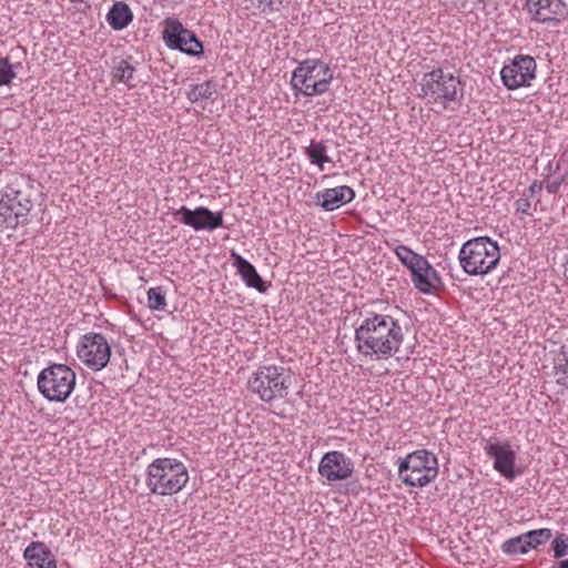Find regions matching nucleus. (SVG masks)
Returning <instances> with one entry per match:
<instances>
[{"mask_svg": "<svg viewBox=\"0 0 568 568\" xmlns=\"http://www.w3.org/2000/svg\"><path fill=\"white\" fill-rule=\"evenodd\" d=\"M354 341L362 355L388 358L399 351L404 333L392 315L367 312L366 317L355 328Z\"/></svg>", "mask_w": 568, "mask_h": 568, "instance_id": "obj_1", "label": "nucleus"}, {"mask_svg": "<svg viewBox=\"0 0 568 568\" xmlns=\"http://www.w3.org/2000/svg\"><path fill=\"white\" fill-rule=\"evenodd\" d=\"M33 184L28 178L20 176L8 184L0 199V225L16 230L18 225L29 223V213L33 207Z\"/></svg>", "mask_w": 568, "mask_h": 568, "instance_id": "obj_2", "label": "nucleus"}, {"mask_svg": "<svg viewBox=\"0 0 568 568\" xmlns=\"http://www.w3.org/2000/svg\"><path fill=\"white\" fill-rule=\"evenodd\" d=\"M189 478L187 468L181 460L159 457L146 468L145 485L152 495L172 496L185 487Z\"/></svg>", "mask_w": 568, "mask_h": 568, "instance_id": "obj_3", "label": "nucleus"}, {"mask_svg": "<svg viewBox=\"0 0 568 568\" xmlns=\"http://www.w3.org/2000/svg\"><path fill=\"white\" fill-rule=\"evenodd\" d=\"M418 95L428 104H440L444 109L450 103L460 105L464 99V82L458 75L436 68L424 73Z\"/></svg>", "mask_w": 568, "mask_h": 568, "instance_id": "obj_4", "label": "nucleus"}, {"mask_svg": "<svg viewBox=\"0 0 568 568\" xmlns=\"http://www.w3.org/2000/svg\"><path fill=\"white\" fill-rule=\"evenodd\" d=\"M463 271L470 276L490 273L500 261V248L489 236H478L466 241L458 254Z\"/></svg>", "mask_w": 568, "mask_h": 568, "instance_id": "obj_5", "label": "nucleus"}, {"mask_svg": "<svg viewBox=\"0 0 568 568\" xmlns=\"http://www.w3.org/2000/svg\"><path fill=\"white\" fill-rule=\"evenodd\" d=\"M291 369L277 365L260 366L248 378V389L264 403L285 399L292 385Z\"/></svg>", "mask_w": 568, "mask_h": 568, "instance_id": "obj_6", "label": "nucleus"}, {"mask_svg": "<svg viewBox=\"0 0 568 568\" xmlns=\"http://www.w3.org/2000/svg\"><path fill=\"white\" fill-rule=\"evenodd\" d=\"M332 80L333 71L327 63L321 59H305L294 69L291 85L295 95L311 98L327 92Z\"/></svg>", "mask_w": 568, "mask_h": 568, "instance_id": "obj_7", "label": "nucleus"}, {"mask_svg": "<svg viewBox=\"0 0 568 568\" xmlns=\"http://www.w3.org/2000/svg\"><path fill=\"white\" fill-rule=\"evenodd\" d=\"M394 252L400 263L409 271L412 282L418 292L430 294L444 286L439 273L426 257L403 244L398 245Z\"/></svg>", "mask_w": 568, "mask_h": 568, "instance_id": "obj_8", "label": "nucleus"}, {"mask_svg": "<svg viewBox=\"0 0 568 568\" xmlns=\"http://www.w3.org/2000/svg\"><path fill=\"white\" fill-rule=\"evenodd\" d=\"M77 382L74 371L65 364L53 363L43 368L37 378L39 393L49 402L65 403Z\"/></svg>", "mask_w": 568, "mask_h": 568, "instance_id": "obj_9", "label": "nucleus"}, {"mask_svg": "<svg viewBox=\"0 0 568 568\" xmlns=\"http://www.w3.org/2000/svg\"><path fill=\"white\" fill-rule=\"evenodd\" d=\"M438 475L437 457L426 450L418 449L399 459L398 476L409 487H425Z\"/></svg>", "mask_w": 568, "mask_h": 568, "instance_id": "obj_10", "label": "nucleus"}, {"mask_svg": "<svg viewBox=\"0 0 568 568\" xmlns=\"http://www.w3.org/2000/svg\"><path fill=\"white\" fill-rule=\"evenodd\" d=\"M163 23L162 39L169 49L181 51L190 57H200L204 53L203 42L180 20L170 17Z\"/></svg>", "mask_w": 568, "mask_h": 568, "instance_id": "obj_11", "label": "nucleus"}, {"mask_svg": "<svg viewBox=\"0 0 568 568\" xmlns=\"http://www.w3.org/2000/svg\"><path fill=\"white\" fill-rule=\"evenodd\" d=\"M77 355L88 368L98 372L110 362L111 346L101 333L89 332L80 337Z\"/></svg>", "mask_w": 568, "mask_h": 568, "instance_id": "obj_12", "label": "nucleus"}, {"mask_svg": "<svg viewBox=\"0 0 568 568\" xmlns=\"http://www.w3.org/2000/svg\"><path fill=\"white\" fill-rule=\"evenodd\" d=\"M537 63L527 54H517L505 64L500 71V78L506 89L514 91L529 87L536 78Z\"/></svg>", "mask_w": 568, "mask_h": 568, "instance_id": "obj_13", "label": "nucleus"}, {"mask_svg": "<svg viewBox=\"0 0 568 568\" xmlns=\"http://www.w3.org/2000/svg\"><path fill=\"white\" fill-rule=\"evenodd\" d=\"M172 215L181 224L192 227L194 231L212 232L219 227H225L223 211H211L206 206H197L193 210L185 205L172 212Z\"/></svg>", "mask_w": 568, "mask_h": 568, "instance_id": "obj_14", "label": "nucleus"}, {"mask_svg": "<svg viewBox=\"0 0 568 568\" xmlns=\"http://www.w3.org/2000/svg\"><path fill=\"white\" fill-rule=\"evenodd\" d=\"M485 454L494 460L493 467L508 480H514L523 471L516 468V452L511 448L510 442H499L496 437L486 440Z\"/></svg>", "mask_w": 568, "mask_h": 568, "instance_id": "obj_15", "label": "nucleus"}, {"mask_svg": "<svg viewBox=\"0 0 568 568\" xmlns=\"http://www.w3.org/2000/svg\"><path fill=\"white\" fill-rule=\"evenodd\" d=\"M354 462L344 453H325L318 464V474L329 484L348 479L354 473Z\"/></svg>", "mask_w": 568, "mask_h": 568, "instance_id": "obj_16", "label": "nucleus"}, {"mask_svg": "<svg viewBox=\"0 0 568 568\" xmlns=\"http://www.w3.org/2000/svg\"><path fill=\"white\" fill-rule=\"evenodd\" d=\"M524 8L532 20L547 24H557L568 14L567 4L562 0H526Z\"/></svg>", "mask_w": 568, "mask_h": 568, "instance_id": "obj_17", "label": "nucleus"}, {"mask_svg": "<svg viewBox=\"0 0 568 568\" xmlns=\"http://www.w3.org/2000/svg\"><path fill=\"white\" fill-rule=\"evenodd\" d=\"M230 257L232 265L236 268L237 274L241 276L247 287L255 288L260 293H265L267 291L271 284H267L262 278L251 262L245 260L235 250H231Z\"/></svg>", "mask_w": 568, "mask_h": 568, "instance_id": "obj_18", "label": "nucleus"}, {"mask_svg": "<svg viewBox=\"0 0 568 568\" xmlns=\"http://www.w3.org/2000/svg\"><path fill=\"white\" fill-rule=\"evenodd\" d=\"M355 197V191L347 185H341L332 189H325L315 194L316 204L324 211H334L352 202Z\"/></svg>", "mask_w": 568, "mask_h": 568, "instance_id": "obj_19", "label": "nucleus"}, {"mask_svg": "<svg viewBox=\"0 0 568 568\" xmlns=\"http://www.w3.org/2000/svg\"><path fill=\"white\" fill-rule=\"evenodd\" d=\"M23 558L31 568H58L55 556L42 541H31L23 550Z\"/></svg>", "mask_w": 568, "mask_h": 568, "instance_id": "obj_20", "label": "nucleus"}, {"mask_svg": "<svg viewBox=\"0 0 568 568\" xmlns=\"http://www.w3.org/2000/svg\"><path fill=\"white\" fill-rule=\"evenodd\" d=\"M109 26L116 31L125 29L133 21V12L124 1H115L106 13Z\"/></svg>", "mask_w": 568, "mask_h": 568, "instance_id": "obj_21", "label": "nucleus"}, {"mask_svg": "<svg viewBox=\"0 0 568 568\" xmlns=\"http://www.w3.org/2000/svg\"><path fill=\"white\" fill-rule=\"evenodd\" d=\"M131 59L132 57L120 59L111 71L113 80L126 84L130 89L136 87L134 82L135 67L130 62Z\"/></svg>", "mask_w": 568, "mask_h": 568, "instance_id": "obj_22", "label": "nucleus"}, {"mask_svg": "<svg viewBox=\"0 0 568 568\" xmlns=\"http://www.w3.org/2000/svg\"><path fill=\"white\" fill-rule=\"evenodd\" d=\"M554 376L557 385L568 389V342L560 346L554 359Z\"/></svg>", "mask_w": 568, "mask_h": 568, "instance_id": "obj_23", "label": "nucleus"}, {"mask_svg": "<svg viewBox=\"0 0 568 568\" xmlns=\"http://www.w3.org/2000/svg\"><path fill=\"white\" fill-rule=\"evenodd\" d=\"M304 154L307 156L310 162L313 165L318 166L320 170L324 169L325 163L332 162V159L327 154V145L323 140H311L310 145L304 150Z\"/></svg>", "mask_w": 568, "mask_h": 568, "instance_id": "obj_24", "label": "nucleus"}, {"mask_svg": "<svg viewBox=\"0 0 568 568\" xmlns=\"http://www.w3.org/2000/svg\"><path fill=\"white\" fill-rule=\"evenodd\" d=\"M216 87V82L212 79L200 84H193L187 91L186 98L192 103L200 100H213V95L217 92Z\"/></svg>", "mask_w": 568, "mask_h": 568, "instance_id": "obj_25", "label": "nucleus"}, {"mask_svg": "<svg viewBox=\"0 0 568 568\" xmlns=\"http://www.w3.org/2000/svg\"><path fill=\"white\" fill-rule=\"evenodd\" d=\"M526 544L525 535L521 534L505 540L500 545V550L507 556L525 555L529 551Z\"/></svg>", "mask_w": 568, "mask_h": 568, "instance_id": "obj_26", "label": "nucleus"}, {"mask_svg": "<svg viewBox=\"0 0 568 568\" xmlns=\"http://www.w3.org/2000/svg\"><path fill=\"white\" fill-rule=\"evenodd\" d=\"M528 550L537 549L551 539L552 532L549 528H539L524 532Z\"/></svg>", "mask_w": 568, "mask_h": 568, "instance_id": "obj_27", "label": "nucleus"}, {"mask_svg": "<svg viewBox=\"0 0 568 568\" xmlns=\"http://www.w3.org/2000/svg\"><path fill=\"white\" fill-rule=\"evenodd\" d=\"M21 67V63L12 64L9 57L0 58V87H9L12 80L17 77L16 68Z\"/></svg>", "mask_w": 568, "mask_h": 568, "instance_id": "obj_28", "label": "nucleus"}, {"mask_svg": "<svg viewBox=\"0 0 568 568\" xmlns=\"http://www.w3.org/2000/svg\"><path fill=\"white\" fill-rule=\"evenodd\" d=\"M148 306L152 311H164L166 306L165 292L161 286L148 290Z\"/></svg>", "mask_w": 568, "mask_h": 568, "instance_id": "obj_29", "label": "nucleus"}, {"mask_svg": "<svg viewBox=\"0 0 568 568\" xmlns=\"http://www.w3.org/2000/svg\"><path fill=\"white\" fill-rule=\"evenodd\" d=\"M551 550L556 559H561L568 555V535L558 534L551 541Z\"/></svg>", "mask_w": 568, "mask_h": 568, "instance_id": "obj_30", "label": "nucleus"}, {"mask_svg": "<svg viewBox=\"0 0 568 568\" xmlns=\"http://www.w3.org/2000/svg\"><path fill=\"white\" fill-rule=\"evenodd\" d=\"M260 3H265L270 11H280L282 8L287 7L291 0H258Z\"/></svg>", "mask_w": 568, "mask_h": 568, "instance_id": "obj_31", "label": "nucleus"}, {"mask_svg": "<svg viewBox=\"0 0 568 568\" xmlns=\"http://www.w3.org/2000/svg\"><path fill=\"white\" fill-rule=\"evenodd\" d=\"M530 206H531V203L529 201V197H526V196L518 199L515 202L516 211L521 214H525V215H531Z\"/></svg>", "mask_w": 568, "mask_h": 568, "instance_id": "obj_32", "label": "nucleus"}, {"mask_svg": "<svg viewBox=\"0 0 568 568\" xmlns=\"http://www.w3.org/2000/svg\"><path fill=\"white\" fill-rule=\"evenodd\" d=\"M542 190V182L535 180L524 192V196L531 197Z\"/></svg>", "mask_w": 568, "mask_h": 568, "instance_id": "obj_33", "label": "nucleus"}, {"mask_svg": "<svg viewBox=\"0 0 568 568\" xmlns=\"http://www.w3.org/2000/svg\"><path fill=\"white\" fill-rule=\"evenodd\" d=\"M562 183H564V176H561L560 179H557V180H555L552 182L547 183L546 190L550 194H556L558 192V190L560 189Z\"/></svg>", "mask_w": 568, "mask_h": 568, "instance_id": "obj_34", "label": "nucleus"}, {"mask_svg": "<svg viewBox=\"0 0 568 568\" xmlns=\"http://www.w3.org/2000/svg\"><path fill=\"white\" fill-rule=\"evenodd\" d=\"M549 568H568V558L557 561L555 565H552Z\"/></svg>", "mask_w": 568, "mask_h": 568, "instance_id": "obj_35", "label": "nucleus"}, {"mask_svg": "<svg viewBox=\"0 0 568 568\" xmlns=\"http://www.w3.org/2000/svg\"><path fill=\"white\" fill-rule=\"evenodd\" d=\"M71 2H73V3H81V2H84V0H71Z\"/></svg>", "mask_w": 568, "mask_h": 568, "instance_id": "obj_36", "label": "nucleus"}]
</instances>
